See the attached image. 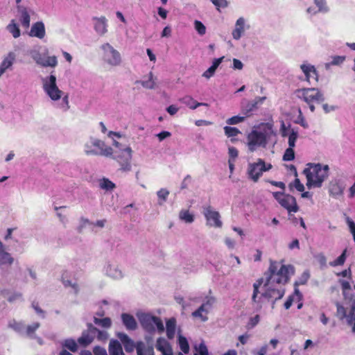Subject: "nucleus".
<instances>
[{"mask_svg": "<svg viewBox=\"0 0 355 355\" xmlns=\"http://www.w3.org/2000/svg\"><path fill=\"white\" fill-rule=\"evenodd\" d=\"M179 218L186 223H192L194 221V216L187 209H182L179 213Z\"/></svg>", "mask_w": 355, "mask_h": 355, "instance_id": "nucleus-37", "label": "nucleus"}, {"mask_svg": "<svg viewBox=\"0 0 355 355\" xmlns=\"http://www.w3.org/2000/svg\"><path fill=\"white\" fill-rule=\"evenodd\" d=\"M176 331V320L171 318L166 322V332L168 339H173L175 337Z\"/></svg>", "mask_w": 355, "mask_h": 355, "instance_id": "nucleus-31", "label": "nucleus"}, {"mask_svg": "<svg viewBox=\"0 0 355 355\" xmlns=\"http://www.w3.org/2000/svg\"><path fill=\"white\" fill-rule=\"evenodd\" d=\"M198 355H208V349L204 343H201L198 347H195Z\"/></svg>", "mask_w": 355, "mask_h": 355, "instance_id": "nucleus-55", "label": "nucleus"}, {"mask_svg": "<svg viewBox=\"0 0 355 355\" xmlns=\"http://www.w3.org/2000/svg\"><path fill=\"white\" fill-rule=\"evenodd\" d=\"M345 60V56L336 55L332 58V60L330 62L326 64V68H329L332 65H338L344 62Z\"/></svg>", "mask_w": 355, "mask_h": 355, "instance_id": "nucleus-50", "label": "nucleus"}, {"mask_svg": "<svg viewBox=\"0 0 355 355\" xmlns=\"http://www.w3.org/2000/svg\"><path fill=\"white\" fill-rule=\"evenodd\" d=\"M121 319L123 324L127 329L135 330L136 329L137 322L132 315L128 313H123L121 315Z\"/></svg>", "mask_w": 355, "mask_h": 355, "instance_id": "nucleus-30", "label": "nucleus"}, {"mask_svg": "<svg viewBox=\"0 0 355 355\" xmlns=\"http://www.w3.org/2000/svg\"><path fill=\"white\" fill-rule=\"evenodd\" d=\"M300 69L305 76V80L309 83H311L312 80H318V75L314 66L310 64H302Z\"/></svg>", "mask_w": 355, "mask_h": 355, "instance_id": "nucleus-23", "label": "nucleus"}, {"mask_svg": "<svg viewBox=\"0 0 355 355\" xmlns=\"http://www.w3.org/2000/svg\"><path fill=\"white\" fill-rule=\"evenodd\" d=\"M103 272L108 277L116 280L121 279L125 276L122 267L116 262H107L104 266Z\"/></svg>", "mask_w": 355, "mask_h": 355, "instance_id": "nucleus-15", "label": "nucleus"}, {"mask_svg": "<svg viewBox=\"0 0 355 355\" xmlns=\"http://www.w3.org/2000/svg\"><path fill=\"white\" fill-rule=\"evenodd\" d=\"M156 136L157 137L159 141H162L164 139H165L168 137H170L171 136V133L168 131H162V132L158 133Z\"/></svg>", "mask_w": 355, "mask_h": 355, "instance_id": "nucleus-60", "label": "nucleus"}, {"mask_svg": "<svg viewBox=\"0 0 355 355\" xmlns=\"http://www.w3.org/2000/svg\"><path fill=\"white\" fill-rule=\"evenodd\" d=\"M266 99V98L265 96L255 98L250 104L251 107L250 110H252L254 109L257 108L259 106L263 103Z\"/></svg>", "mask_w": 355, "mask_h": 355, "instance_id": "nucleus-52", "label": "nucleus"}, {"mask_svg": "<svg viewBox=\"0 0 355 355\" xmlns=\"http://www.w3.org/2000/svg\"><path fill=\"white\" fill-rule=\"evenodd\" d=\"M302 298V295L301 293H300L299 290L295 288V291H294V293L293 295H291V296L288 297V298L287 299V300L284 303V307L286 309H288L293 302L294 301H300Z\"/></svg>", "mask_w": 355, "mask_h": 355, "instance_id": "nucleus-36", "label": "nucleus"}, {"mask_svg": "<svg viewBox=\"0 0 355 355\" xmlns=\"http://www.w3.org/2000/svg\"><path fill=\"white\" fill-rule=\"evenodd\" d=\"M336 315L340 320L345 319L347 323L352 327V331L355 334V300L353 301L350 309L345 308L340 304H336Z\"/></svg>", "mask_w": 355, "mask_h": 355, "instance_id": "nucleus-13", "label": "nucleus"}, {"mask_svg": "<svg viewBox=\"0 0 355 355\" xmlns=\"http://www.w3.org/2000/svg\"><path fill=\"white\" fill-rule=\"evenodd\" d=\"M84 151L87 155L111 156L112 148L107 146L101 139L91 137L84 145Z\"/></svg>", "mask_w": 355, "mask_h": 355, "instance_id": "nucleus-7", "label": "nucleus"}, {"mask_svg": "<svg viewBox=\"0 0 355 355\" xmlns=\"http://www.w3.org/2000/svg\"><path fill=\"white\" fill-rule=\"evenodd\" d=\"M193 25L195 30L200 35L202 36L206 33V26L200 21L195 20Z\"/></svg>", "mask_w": 355, "mask_h": 355, "instance_id": "nucleus-48", "label": "nucleus"}, {"mask_svg": "<svg viewBox=\"0 0 355 355\" xmlns=\"http://www.w3.org/2000/svg\"><path fill=\"white\" fill-rule=\"evenodd\" d=\"M224 241L226 246L230 250L234 249L236 246V241L230 237H225Z\"/></svg>", "mask_w": 355, "mask_h": 355, "instance_id": "nucleus-58", "label": "nucleus"}, {"mask_svg": "<svg viewBox=\"0 0 355 355\" xmlns=\"http://www.w3.org/2000/svg\"><path fill=\"white\" fill-rule=\"evenodd\" d=\"M62 346L70 351L75 352L78 350V345L73 339H66L62 343Z\"/></svg>", "mask_w": 355, "mask_h": 355, "instance_id": "nucleus-41", "label": "nucleus"}, {"mask_svg": "<svg viewBox=\"0 0 355 355\" xmlns=\"http://www.w3.org/2000/svg\"><path fill=\"white\" fill-rule=\"evenodd\" d=\"M309 278V275L307 272H304L302 275V277L299 279L298 281L295 282V286L297 285H302L306 284L307 280Z\"/></svg>", "mask_w": 355, "mask_h": 355, "instance_id": "nucleus-59", "label": "nucleus"}, {"mask_svg": "<svg viewBox=\"0 0 355 355\" xmlns=\"http://www.w3.org/2000/svg\"><path fill=\"white\" fill-rule=\"evenodd\" d=\"M94 322L96 324L105 328L110 327L112 324L111 320L109 318H99L94 317Z\"/></svg>", "mask_w": 355, "mask_h": 355, "instance_id": "nucleus-42", "label": "nucleus"}, {"mask_svg": "<svg viewBox=\"0 0 355 355\" xmlns=\"http://www.w3.org/2000/svg\"><path fill=\"white\" fill-rule=\"evenodd\" d=\"M233 62V69L237 70H241L243 67V64L242 62L236 58H234L232 60Z\"/></svg>", "mask_w": 355, "mask_h": 355, "instance_id": "nucleus-61", "label": "nucleus"}, {"mask_svg": "<svg viewBox=\"0 0 355 355\" xmlns=\"http://www.w3.org/2000/svg\"><path fill=\"white\" fill-rule=\"evenodd\" d=\"M178 345L180 349L184 353L187 354L189 351V345L187 339L178 333Z\"/></svg>", "mask_w": 355, "mask_h": 355, "instance_id": "nucleus-38", "label": "nucleus"}, {"mask_svg": "<svg viewBox=\"0 0 355 355\" xmlns=\"http://www.w3.org/2000/svg\"><path fill=\"white\" fill-rule=\"evenodd\" d=\"M118 338L120 341L123 343L124 348L127 352H131L135 348L137 349V345L139 343L137 342L136 344L133 343V341L130 339V338L123 333L118 334Z\"/></svg>", "mask_w": 355, "mask_h": 355, "instance_id": "nucleus-28", "label": "nucleus"}, {"mask_svg": "<svg viewBox=\"0 0 355 355\" xmlns=\"http://www.w3.org/2000/svg\"><path fill=\"white\" fill-rule=\"evenodd\" d=\"M94 29L99 36H103L107 33V19L105 17H94L92 18Z\"/></svg>", "mask_w": 355, "mask_h": 355, "instance_id": "nucleus-20", "label": "nucleus"}, {"mask_svg": "<svg viewBox=\"0 0 355 355\" xmlns=\"http://www.w3.org/2000/svg\"><path fill=\"white\" fill-rule=\"evenodd\" d=\"M102 60L110 67L119 66L122 62L121 53L110 43L105 42L99 46Z\"/></svg>", "mask_w": 355, "mask_h": 355, "instance_id": "nucleus-6", "label": "nucleus"}, {"mask_svg": "<svg viewBox=\"0 0 355 355\" xmlns=\"http://www.w3.org/2000/svg\"><path fill=\"white\" fill-rule=\"evenodd\" d=\"M180 101V102H182L183 104L186 105L187 107H189L191 110H195L197 107H198L199 106H206V107L208 106L207 103L197 102L191 96H185L183 98H182Z\"/></svg>", "mask_w": 355, "mask_h": 355, "instance_id": "nucleus-29", "label": "nucleus"}, {"mask_svg": "<svg viewBox=\"0 0 355 355\" xmlns=\"http://www.w3.org/2000/svg\"><path fill=\"white\" fill-rule=\"evenodd\" d=\"M99 185L102 189L107 191L112 190L115 187V184L106 178H103V180H101L100 181Z\"/></svg>", "mask_w": 355, "mask_h": 355, "instance_id": "nucleus-46", "label": "nucleus"}, {"mask_svg": "<svg viewBox=\"0 0 355 355\" xmlns=\"http://www.w3.org/2000/svg\"><path fill=\"white\" fill-rule=\"evenodd\" d=\"M215 71H216L214 69H213L212 68L209 67L207 70H206L202 73V76L205 77L207 79H209V78H210L211 77H212L214 76V74L215 73Z\"/></svg>", "mask_w": 355, "mask_h": 355, "instance_id": "nucleus-63", "label": "nucleus"}, {"mask_svg": "<svg viewBox=\"0 0 355 355\" xmlns=\"http://www.w3.org/2000/svg\"><path fill=\"white\" fill-rule=\"evenodd\" d=\"M345 185L340 179L332 180L329 186V192L330 196L335 198L341 196L343 194Z\"/></svg>", "mask_w": 355, "mask_h": 355, "instance_id": "nucleus-21", "label": "nucleus"}, {"mask_svg": "<svg viewBox=\"0 0 355 355\" xmlns=\"http://www.w3.org/2000/svg\"><path fill=\"white\" fill-rule=\"evenodd\" d=\"M14 261L11 254L6 251L5 245L0 241V265L10 266Z\"/></svg>", "mask_w": 355, "mask_h": 355, "instance_id": "nucleus-27", "label": "nucleus"}, {"mask_svg": "<svg viewBox=\"0 0 355 355\" xmlns=\"http://www.w3.org/2000/svg\"><path fill=\"white\" fill-rule=\"evenodd\" d=\"M67 274L66 273H64L62 275V283L64 285V286L67 287V286H71L72 287L73 289H74V291L75 292H77L78 291V288H77V284L76 282H72L71 281L69 280V279H66L65 278V275Z\"/></svg>", "mask_w": 355, "mask_h": 355, "instance_id": "nucleus-53", "label": "nucleus"}, {"mask_svg": "<svg viewBox=\"0 0 355 355\" xmlns=\"http://www.w3.org/2000/svg\"><path fill=\"white\" fill-rule=\"evenodd\" d=\"M17 54L15 51H10L2 58L0 62V78L8 71H12L17 62Z\"/></svg>", "mask_w": 355, "mask_h": 355, "instance_id": "nucleus-16", "label": "nucleus"}, {"mask_svg": "<svg viewBox=\"0 0 355 355\" xmlns=\"http://www.w3.org/2000/svg\"><path fill=\"white\" fill-rule=\"evenodd\" d=\"M303 173L306 176V185L309 189L320 188L329 176V166L321 163L309 162L306 164Z\"/></svg>", "mask_w": 355, "mask_h": 355, "instance_id": "nucleus-4", "label": "nucleus"}, {"mask_svg": "<svg viewBox=\"0 0 355 355\" xmlns=\"http://www.w3.org/2000/svg\"><path fill=\"white\" fill-rule=\"evenodd\" d=\"M215 302V297L207 296L205 302L196 311L192 313V315L194 318H199L203 322L207 321L208 320L207 314L211 310Z\"/></svg>", "mask_w": 355, "mask_h": 355, "instance_id": "nucleus-14", "label": "nucleus"}, {"mask_svg": "<svg viewBox=\"0 0 355 355\" xmlns=\"http://www.w3.org/2000/svg\"><path fill=\"white\" fill-rule=\"evenodd\" d=\"M155 347L157 351L161 352L162 355H173L171 345L164 338H159L157 340Z\"/></svg>", "mask_w": 355, "mask_h": 355, "instance_id": "nucleus-24", "label": "nucleus"}, {"mask_svg": "<svg viewBox=\"0 0 355 355\" xmlns=\"http://www.w3.org/2000/svg\"><path fill=\"white\" fill-rule=\"evenodd\" d=\"M293 274L294 268L291 265L271 261L265 279H259L253 284V302H259L261 297L273 302L281 299L284 295L282 285L287 283Z\"/></svg>", "mask_w": 355, "mask_h": 355, "instance_id": "nucleus-1", "label": "nucleus"}, {"mask_svg": "<svg viewBox=\"0 0 355 355\" xmlns=\"http://www.w3.org/2000/svg\"><path fill=\"white\" fill-rule=\"evenodd\" d=\"M245 119V116H234L227 119L226 123L228 125H236L244 121Z\"/></svg>", "mask_w": 355, "mask_h": 355, "instance_id": "nucleus-51", "label": "nucleus"}, {"mask_svg": "<svg viewBox=\"0 0 355 355\" xmlns=\"http://www.w3.org/2000/svg\"><path fill=\"white\" fill-rule=\"evenodd\" d=\"M291 187H294L298 191L302 192L304 190V186L301 183L298 178H295L293 183L290 184Z\"/></svg>", "mask_w": 355, "mask_h": 355, "instance_id": "nucleus-56", "label": "nucleus"}, {"mask_svg": "<svg viewBox=\"0 0 355 355\" xmlns=\"http://www.w3.org/2000/svg\"><path fill=\"white\" fill-rule=\"evenodd\" d=\"M272 196L279 204L285 208L289 214L297 212L299 209L295 198L282 192H273Z\"/></svg>", "mask_w": 355, "mask_h": 355, "instance_id": "nucleus-12", "label": "nucleus"}, {"mask_svg": "<svg viewBox=\"0 0 355 355\" xmlns=\"http://www.w3.org/2000/svg\"><path fill=\"white\" fill-rule=\"evenodd\" d=\"M346 253H347V249H345L340 256H339L336 259L329 263V265L331 266H342L346 259Z\"/></svg>", "mask_w": 355, "mask_h": 355, "instance_id": "nucleus-47", "label": "nucleus"}, {"mask_svg": "<svg viewBox=\"0 0 355 355\" xmlns=\"http://www.w3.org/2000/svg\"><path fill=\"white\" fill-rule=\"evenodd\" d=\"M113 145L119 150L120 157L123 161L128 162L132 159V150L130 146L122 145L115 140Z\"/></svg>", "mask_w": 355, "mask_h": 355, "instance_id": "nucleus-25", "label": "nucleus"}, {"mask_svg": "<svg viewBox=\"0 0 355 355\" xmlns=\"http://www.w3.org/2000/svg\"><path fill=\"white\" fill-rule=\"evenodd\" d=\"M93 340V336H90L88 333H84L78 338V343L83 346H87L90 344Z\"/></svg>", "mask_w": 355, "mask_h": 355, "instance_id": "nucleus-45", "label": "nucleus"}, {"mask_svg": "<svg viewBox=\"0 0 355 355\" xmlns=\"http://www.w3.org/2000/svg\"><path fill=\"white\" fill-rule=\"evenodd\" d=\"M137 355H154L153 349L144 343H139L137 345Z\"/></svg>", "mask_w": 355, "mask_h": 355, "instance_id": "nucleus-35", "label": "nucleus"}, {"mask_svg": "<svg viewBox=\"0 0 355 355\" xmlns=\"http://www.w3.org/2000/svg\"><path fill=\"white\" fill-rule=\"evenodd\" d=\"M250 28V26L245 18L243 17H239L232 31V38L235 40H239L244 35L245 31L249 30Z\"/></svg>", "mask_w": 355, "mask_h": 355, "instance_id": "nucleus-17", "label": "nucleus"}, {"mask_svg": "<svg viewBox=\"0 0 355 355\" xmlns=\"http://www.w3.org/2000/svg\"><path fill=\"white\" fill-rule=\"evenodd\" d=\"M271 168V164L266 163L259 158L256 162L248 164L247 173L250 179L257 182L263 172L268 171Z\"/></svg>", "mask_w": 355, "mask_h": 355, "instance_id": "nucleus-10", "label": "nucleus"}, {"mask_svg": "<svg viewBox=\"0 0 355 355\" xmlns=\"http://www.w3.org/2000/svg\"><path fill=\"white\" fill-rule=\"evenodd\" d=\"M228 155H229V159L228 160H232V162H235L236 159L238 157L239 152L237 149L233 146L229 147L228 148Z\"/></svg>", "mask_w": 355, "mask_h": 355, "instance_id": "nucleus-54", "label": "nucleus"}, {"mask_svg": "<svg viewBox=\"0 0 355 355\" xmlns=\"http://www.w3.org/2000/svg\"><path fill=\"white\" fill-rule=\"evenodd\" d=\"M28 35L32 37H36L43 40L46 36V28L44 24L41 21H37L32 24Z\"/></svg>", "mask_w": 355, "mask_h": 355, "instance_id": "nucleus-22", "label": "nucleus"}, {"mask_svg": "<svg viewBox=\"0 0 355 355\" xmlns=\"http://www.w3.org/2000/svg\"><path fill=\"white\" fill-rule=\"evenodd\" d=\"M169 193V191L165 188H162L157 192L158 204L159 205H162L166 201Z\"/></svg>", "mask_w": 355, "mask_h": 355, "instance_id": "nucleus-39", "label": "nucleus"}, {"mask_svg": "<svg viewBox=\"0 0 355 355\" xmlns=\"http://www.w3.org/2000/svg\"><path fill=\"white\" fill-rule=\"evenodd\" d=\"M224 132H225V135L227 137H236L238 135L241 134V131L237 128L231 127V126H225Z\"/></svg>", "mask_w": 355, "mask_h": 355, "instance_id": "nucleus-44", "label": "nucleus"}, {"mask_svg": "<svg viewBox=\"0 0 355 355\" xmlns=\"http://www.w3.org/2000/svg\"><path fill=\"white\" fill-rule=\"evenodd\" d=\"M296 96L304 101L309 106L311 112H314V103H318L324 101L323 94L317 88H302L295 91Z\"/></svg>", "mask_w": 355, "mask_h": 355, "instance_id": "nucleus-5", "label": "nucleus"}, {"mask_svg": "<svg viewBox=\"0 0 355 355\" xmlns=\"http://www.w3.org/2000/svg\"><path fill=\"white\" fill-rule=\"evenodd\" d=\"M94 353L95 355H107L106 350L101 347H94Z\"/></svg>", "mask_w": 355, "mask_h": 355, "instance_id": "nucleus-64", "label": "nucleus"}, {"mask_svg": "<svg viewBox=\"0 0 355 355\" xmlns=\"http://www.w3.org/2000/svg\"><path fill=\"white\" fill-rule=\"evenodd\" d=\"M6 30L12 35L14 38H18L21 35V31L18 24L15 19H12L6 26Z\"/></svg>", "mask_w": 355, "mask_h": 355, "instance_id": "nucleus-33", "label": "nucleus"}, {"mask_svg": "<svg viewBox=\"0 0 355 355\" xmlns=\"http://www.w3.org/2000/svg\"><path fill=\"white\" fill-rule=\"evenodd\" d=\"M8 326L9 328L13 329L17 333L24 335L25 332V324L19 321L15 320H10L8 322Z\"/></svg>", "mask_w": 355, "mask_h": 355, "instance_id": "nucleus-34", "label": "nucleus"}, {"mask_svg": "<svg viewBox=\"0 0 355 355\" xmlns=\"http://www.w3.org/2000/svg\"><path fill=\"white\" fill-rule=\"evenodd\" d=\"M110 355H124L121 343L116 340H111L109 344Z\"/></svg>", "mask_w": 355, "mask_h": 355, "instance_id": "nucleus-32", "label": "nucleus"}, {"mask_svg": "<svg viewBox=\"0 0 355 355\" xmlns=\"http://www.w3.org/2000/svg\"><path fill=\"white\" fill-rule=\"evenodd\" d=\"M294 147L288 146V148L285 150V153L283 156V159L284 161H292L295 158V152L293 150Z\"/></svg>", "mask_w": 355, "mask_h": 355, "instance_id": "nucleus-49", "label": "nucleus"}, {"mask_svg": "<svg viewBox=\"0 0 355 355\" xmlns=\"http://www.w3.org/2000/svg\"><path fill=\"white\" fill-rule=\"evenodd\" d=\"M275 136L273 124L270 122L261 123L252 128L247 136V146L250 152L259 148H266L269 141Z\"/></svg>", "mask_w": 355, "mask_h": 355, "instance_id": "nucleus-3", "label": "nucleus"}, {"mask_svg": "<svg viewBox=\"0 0 355 355\" xmlns=\"http://www.w3.org/2000/svg\"><path fill=\"white\" fill-rule=\"evenodd\" d=\"M42 85L44 92L55 103L57 109L64 112L69 110V94L58 87L57 78L54 74L51 73L42 78Z\"/></svg>", "mask_w": 355, "mask_h": 355, "instance_id": "nucleus-2", "label": "nucleus"}, {"mask_svg": "<svg viewBox=\"0 0 355 355\" xmlns=\"http://www.w3.org/2000/svg\"><path fill=\"white\" fill-rule=\"evenodd\" d=\"M139 320L142 327L148 332H153L156 329L159 333L164 331L163 322L158 317L148 313H141L139 315Z\"/></svg>", "mask_w": 355, "mask_h": 355, "instance_id": "nucleus-9", "label": "nucleus"}, {"mask_svg": "<svg viewBox=\"0 0 355 355\" xmlns=\"http://www.w3.org/2000/svg\"><path fill=\"white\" fill-rule=\"evenodd\" d=\"M40 46H35L29 50L28 54L36 64L42 67L55 68L58 65V58L55 55H43L40 53Z\"/></svg>", "mask_w": 355, "mask_h": 355, "instance_id": "nucleus-8", "label": "nucleus"}, {"mask_svg": "<svg viewBox=\"0 0 355 355\" xmlns=\"http://www.w3.org/2000/svg\"><path fill=\"white\" fill-rule=\"evenodd\" d=\"M280 133L283 137L288 139V146L295 147V142L299 137V132L297 128L286 126L283 122L280 128Z\"/></svg>", "mask_w": 355, "mask_h": 355, "instance_id": "nucleus-19", "label": "nucleus"}, {"mask_svg": "<svg viewBox=\"0 0 355 355\" xmlns=\"http://www.w3.org/2000/svg\"><path fill=\"white\" fill-rule=\"evenodd\" d=\"M143 87L148 89H153L157 87V78L153 72H150L148 76H144L141 80L137 81Z\"/></svg>", "mask_w": 355, "mask_h": 355, "instance_id": "nucleus-26", "label": "nucleus"}, {"mask_svg": "<svg viewBox=\"0 0 355 355\" xmlns=\"http://www.w3.org/2000/svg\"><path fill=\"white\" fill-rule=\"evenodd\" d=\"M314 1L315 5L318 6L319 11L325 12L328 10L324 0H314Z\"/></svg>", "mask_w": 355, "mask_h": 355, "instance_id": "nucleus-57", "label": "nucleus"}, {"mask_svg": "<svg viewBox=\"0 0 355 355\" xmlns=\"http://www.w3.org/2000/svg\"><path fill=\"white\" fill-rule=\"evenodd\" d=\"M339 282L341 285L343 293L345 297V298L349 297V295L352 291L349 282H348L346 280H343V279H340L339 281Z\"/></svg>", "mask_w": 355, "mask_h": 355, "instance_id": "nucleus-40", "label": "nucleus"}, {"mask_svg": "<svg viewBox=\"0 0 355 355\" xmlns=\"http://www.w3.org/2000/svg\"><path fill=\"white\" fill-rule=\"evenodd\" d=\"M176 302L181 304L183 309H185L188 306H189V304L186 302L184 297L181 296H176L175 297Z\"/></svg>", "mask_w": 355, "mask_h": 355, "instance_id": "nucleus-62", "label": "nucleus"}, {"mask_svg": "<svg viewBox=\"0 0 355 355\" xmlns=\"http://www.w3.org/2000/svg\"><path fill=\"white\" fill-rule=\"evenodd\" d=\"M202 209V214L207 226L214 228H221L223 227L221 216L218 211L211 205L203 206Z\"/></svg>", "mask_w": 355, "mask_h": 355, "instance_id": "nucleus-11", "label": "nucleus"}, {"mask_svg": "<svg viewBox=\"0 0 355 355\" xmlns=\"http://www.w3.org/2000/svg\"><path fill=\"white\" fill-rule=\"evenodd\" d=\"M40 324L38 322H34L31 325H28L27 327H25V332L24 335H26L28 337L33 338L34 332L39 328Z\"/></svg>", "mask_w": 355, "mask_h": 355, "instance_id": "nucleus-43", "label": "nucleus"}, {"mask_svg": "<svg viewBox=\"0 0 355 355\" xmlns=\"http://www.w3.org/2000/svg\"><path fill=\"white\" fill-rule=\"evenodd\" d=\"M18 19L24 28H28L31 24V17L35 14L33 9L18 5L17 7Z\"/></svg>", "mask_w": 355, "mask_h": 355, "instance_id": "nucleus-18", "label": "nucleus"}]
</instances>
